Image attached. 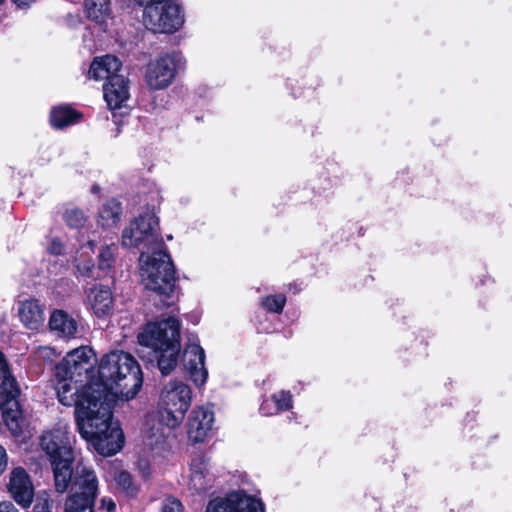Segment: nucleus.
Listing matches in <instances>:
<instances>
[{"instance_id":"nucleus-12","label":"nucleus","mask_w":512,"mask_h":512,"mask_svg":"<svg viewBox=\"0 0 512 512\" xmlns=\"http://www.w3.org/2000/svg\"><path fill=\"white\" fill-rule=\"evenodd\" d=\"M184 366L196 386L205 384L208 371L205 367V352L196 337L189 340L183 355Z\"/></svg>"},{"instance_id":"nucleus-27","label":"nucleus","mask_w":512,"mask_h":512,"mask_svg":"<svg viewBox=\"0 0 512 512\" xmlns=\"http://www.w3.org/2000/svg\"><path fill=\"white\" fill-rule=\"evenodd\" d=\"M159 353L158 367L163 375L170 374L178 363L180 344L154 350Z\"/></svg>"},{"instance_id":"nucleus-31","label":"nucleus","mask_w":512,"mask_h":512,"mask_svg":"<svg viewBox=\"0 0 512 512\" xmlns=\"http://www.w3.org/2000/svg\"><path fill=\"white\" fill-rule=\"evenodd\" d=\"M63 220L70 228L79 229L84 226L87 217L78 208H68L63 214Z\"/></svg>"},{"instance_id":"nucleus-3","label":"nucleus","mask_w":512,"mask_h":512,"mask_svg":"<svg viewBox=\"0 0 512 512\" xmlns=\"http://www.w3.org/2000/svg\"><path fill=\"white\" fill-rule=\"evenodd\" d=\"M192 402V391L189 385L181 380H170L160 391L158 410L149 414L146 426L174 429L181 425Z\"/></svg>"},{"instance_id":"nucleus-11","label":"nucleus","mask_w":512,"mask_h":512,"mask_svg":"<svg viewBox=\"0 0 512 512\" xmlns=\"http://www.w3.org/2000/svg\"><path fill=\"white\" fill-rule=\"evenodd\" d=\"M206 512H264L263 503L251 496L234 493L226 498H214L206 506Z\"/></svg>"},{"instance_id":"nucleus-32","label":"nucleus","mask_w":512,"mask_h":512,"mask_svg":"<svg viewBox=\"0 0 512 512\" xmlns=\"http://www.w3.org/2000/svg\"><path fill=\"white\" fill-rule=\"evenodd\" d=\"M286 304L284 294L269 295L262 299L261 305L269 312L281 313Z\"/></svg>"},{"instance_id":"nucleus-29","label":"nucleus","mask_w":512,"mask_h":512,"mask_svg":"<svg viewBox=\"0 0 512 512\" xmlns=\"http://www.w3.org/2000/svg\"><path fill=\"white\" fill-rule=\"evenodd\" d=\"M118 247L112 243L101 248L98 255V267L100 270L108 271L112 268Z\"/></svg>"},{"instance_id":"nucleus-1","label":"nucleus","mask_w":512,"mask_h":512,"mask_svg":"<svg viewBox=\"0 0 512 512\" xmlns=\"http://www.w3.org/2000/svg\"><path fill=\"white\" fill-rule=\"evenodd\" d=\"M142 383L140 366L131 354L113 351L101 358L98 378L88 382L77 402L78 431L99 454L110 456L121 450L124 435L113 421V403L134 398Z\"/></svg>"},{"instance_id":"nucleus-34","label":"nucleus","mask_w":512,"mask_h":512,"mask_svg":"<svg viewBox=\"0 0 512 512\" xmlns=\"http://www.w3.org/2000/svg\"><path fill=\"white\" fill-rule=\"evenodd\" d=\"M272 398L276 403V406L274 405V407L277 409V413L287 411L292 408V395L289 391H279L274 393Z\"/></svg>"},{"instance_id":"nucleus-33","label":"nucleus","mask_w":512,"mask_h":512,"mask_svg":"<svg viewBox=\"0 0 512 512\" xmlns=\"http://www.w3.org/2000/svg\"><path fill=\"white\" fill-rule=\"evenodd\" d=\"M57 357L56 350L51 346H39L32 352L34 361L51 363Z\"/></svg>"},{"instance_id":"nucleus-14","label":"nucleus","mask_w":512,"mask_h":512,"mask_svg":"<svg viewBox=\"0 0 512 512\" xmlns=\"http://www.w3.org/2000/svg\"><path fill=\"white\" fill-rule=\"evenodd\" d=\"M214 420V412L210 407H195L188 418L187 434L189 440L194 443L204 442L212 431Z\"/></svg>"},{"instance_id":"nucleus-19","label":"nucleus","mask_w":512,"mask_h":512,"mask_svg":"<svg viewBox=\"0 0 512 512\" xmlns=\"http://www.w3.org/2000/svg\"><path fill=\"white\" fill-rule=\"evenodd\" d=\"M120 68L121 62L114 55L96 57L90 65L88 77L96 81L106 79L110 82L112 77L121 76L118 74Z\"/></svg>"},{"instance_id":"nucleus-21","label":"nucleus","mask_w":512,"mask_h":512,"mask_svg":"<svg viewBox=\"0 0 512 512\" xmlns=\"http://www.w3.org/2000/svg\"><path fill=\"white\" fill-rule=\"evenodd\" d=\"M0 408L13 405V402H18L17 398L20 394V389L17 385L15 378L10 374L7 363L0 361Z\"/></svg>"},{"instance_id":"nucleus-39","label":"nucleus","mask_w":512,"mask_h":512,"mask_svg":"<svg viewBox=\"0 0 512 512\" xmlns=\"http://www.w3.org/2000/svg\"><path fill=\"white\" fill-rule=\"evenodd\" d=\"M101 508L107 512H114L116 509V504L113 499L109 497H103L101 499Z\"/></svg>"},{"instance_id":"nucleus-7","label":"nucleus","mask_w":512,"mask_h":512,"mask_svg":"<svg viewBox=\"0 0 512 512\" xmlns=\"http://www.w3.org/2000/svg\"><path fill=\"white\" fill-rule=\"evenodd\" d=\"M169 452L167 434L163 427L151 425L143 436V447L137 460V469L144 479H149L155 464L160 463Z\"/></svg>"},{"instance_id":"nucleus-17","label":"nucleus","mask_w":512,"mask_h":512,"mask_svg":"<svg viewBox=\"0 0 512 512\" xmlns=\"http://www.w3.org/2000/svg\"><path fill=\"white\" fill-rule=\"evenodd\" d=\"M2 409V418L10 434L19 441L29 437L28 422L18 402Z\"/></svg>"},{"instance_id":"nucleus-15","label":"nucleus","mask_w":512,"mask_h":512,"mask_svg":"<svg viewBox=\"0 0 512 512\" xmlns=\"http://www.w3.org/2000/svg\"><path fill=\"white\" fill-rule=\"evenodd\" d=\"M85 305L98 318L108 317L114 309V298L109 287L94 284L85 289Z\"/></svg>"},{"instance_id":"nucleus-6","label":"nucleus","mask_w":512,"mask_h":512,"mask_svg":"<svg viewBox=\"0 0 512 512\" xmlns=\"http://www.w3.org/2000/svg\"><path fill=\"white\" fill-rule=\"evenodd\" d=\"M143 23L154 33H173L184 24V13L178 0H156L145 5Z\"/></svg>"},{"instance_id":"nucleus-28","label":"nucleus","mask_w":512,"mask_h":512,"mask_svg":"<svg viewBox=\"0 0 512 512\" xmlns=\"http://www.w3.org/2000/svg\"><path fill=\"white\" fill-rule=\"evenodd\" d=\"M85 11L91 20L103 23L110 15L109 0H84Z\"/></svg>"},{"instance_id":"nucleus-41","label":"nucleus","mask_w":512,"mask_h":512,"mask_svg":"<svg viewBox=\"0 0 512 512\" xmlns=\"http://www.w3.org/2000/svg\"><path fill=\"white\" fill-rule=\"evenodd\" d=\"M0 512H18L17 508L10 501L0 503Z\"/></svg>"},{"instance_id":"nucleus-43","label":"nucleus","mask_w":512,"mask_h":512,"mask_svg":"<svg viewBox=\"0 0 512 512\" xmlns=\"http://www.w3.org/2000/svg\"><path fill=\"white\" fill-rule=\"evenodd\" d=\"M0 361H3L4 363H7L3 353L0 351Z\"/></svg>"},{"instance_id":"nucleus-35","label":"nucleus","mask_w":512,"mask_h":512,"mask_svg":"<svg viewBox=\"0 0 512 512\" xmlns=\"http://www.w3.org/2000/svg\"><path fill=\"white\" fill-rule=\"evenodd\" d=\"M34 512H51V502L46 492L38 494L33 508Z\"/></svg>"},{"instance_id":"nucleus-18","label":"nucleus","mask_w":512,"mask_h":512,"mask_svg":"<svg viewBox=\"0 0 512 512\" xmlns=\"http://www.w3.org/2000/svg\"><path fill=\"white\" fill-rule=\"evenodd\" d=\"M18 315L21 323L29 330H39L45 321L44 306L37 299L20 302Z\"/></svg>"},{"instance_id":"nucleus-30","label":"nucleus","mask_w":512,"mask_h":512,"mask_svg":"<svg viewBox=\"0 0 512 512\" xmlns=\"http://www.w3.org/2000/svg\"><path fill=\"white\" fill-rule=\"evenodd\" d=\"M115 482L117 487L129 497L136 496L139 491V488L134 483L131 474L126 471L118 473L115 477Z\"/></svg>"},{"instance_id":"nucleus-44","label":"nucleus","mask_w":512,"mask_h":512,"mask_svg":"<svg viewBox=\"0 0 512 512\" xmlns=\"http://www.w3.org/2000/svg\"><path fill=\"white\" fill-rule=\"evenodd\" d=\"M4 0H0V5L3 3Z\"/></svg>"},{"instance_id":"nucleus-42","label":"nucleus","mask_w":512,"mask_h":512,"mask_svg":"<svg viewBox=\"0 0 512 512\" xmlns=\"http://www.w3.org/2000/svg\"><path fill=\"white\" fill-rule=\"evenodd\" d=\"M35 0H14L15 4L18 6V7H24V6H28L29 4H31L32 2H34Z\"/></svg>"},{"instance_id":"nucleus-22","label":"nucleus","mask_w":512,"mask_h":512,"mask_svg":"<svg viewBox=\"0 0 512 512\" xmlns=\"http://www.w3.org/2000/svg\"><path fill=\"white\" fill-rule=\"evenodd\" d=\"M57 383L55 390L60 403L64 406H75V419L77 420V402L80 398V394L87 388L88 383L85 384L81 389H78L74 380L64 377H56Z\"/></svg>"},{"instance_id":"nucleus-13","label":"nucleus","mask_w":512,"mask_h":512,"mask_svg":"<svg viewBox=\"0 0 512 512\" xmlns=\"http://www.w3.org/2000/svg\"><path fill=\"white\" fill-rule=\"evenodd\" d=\"M7 490L18 505L23 508L31 506L35 489L30 475L24 468L16 467L11 470Z\"/></svg>"},{"instance_id":"nucleus-36","label":"nucleus","mask_w":512,"mask_h":512,"mask_svg":"<svg viewBox=\"0 0 512 512\" xmlns=\"http://www.w3.org/2000/svg\"><path fill=\"white\" fill-rule=\"evenodd\" d=\"M47 251L51 255H62L65 252V245L62 239L58 237H52L47 245Z\"/></svg>"},{"instance_id":"nucleus-23","label":"nucleus","mask_w":512,"mask_h":512,"mask_svg":"<svg viewBox=\"0 0 512 512\" xmlns=\"http://www.w3.org/2000/svg\"><path fill=\"white\" fill-rule=\"evenodd\" d=\"M49 328L58 337H75L78 324L77 321L63 310H54L49 318Z\"/></svg>"},{"instance_id":"nucleus-40","label":"nucleus","mask_w":512,"mask_h":512,"mask_svg":"<svg viewBox=\"0 0 512 512\" xmlns=\"http://www.w3.org/2000/svg\"><path fill=\"white\" fill-rule=\"evenodd\" d=\"M8 463V455L5 448L0 445V476L5 471Z\"/></svg>"},{"instance_id":"nucleus-16","label":"nucleus","mask_w":512,"mask_h":512,"mask_svg":"<svg viewBox=\"0 0 512 512\" xmlns=\"http://www.w3.org/2000/svg\"><path fill=\"white\" fill-rule=\"evenodd\" d=\"M214 481L215 476L211 471L209 459L205 455L195 456L190 464L189 489L202 493L210 489Z\"/></svg>"},{"instance_id":"nucleus-8","label":"nucleus","mask_w":512,"mask_h":512,"mask_svg":"<svg viewBox=\"0 0 512 512\" xmlns=\"http://www.w3.org/2000/svg\"><path fill=\"white\" fill-rule=\"evenodd\" d=\"M140 345L157 350L180 344V322L175 316L149 322L138 334Z\"/></svg>"},{"instance_id":"nucleus-10","label":"nucleus","mask_w":512,"mask_h":512,"mask_svg":"<svg viewBox=\"0 0 512 512\" xmlns=\"http://www.w3.org/2000/svg\"><path fill=\"white\" fill-rule=\"evenodd\" d=\"M96 362L95 352L88 346L76 348L63 358L55 367V377L70 378L81 382L82 378L90 379L89 373Z\"/></svg>"},{"instance_id":"nucleus-25","label":"nucleus","mask_w":512,"mask_h":512,"mask_svg":"<svg viewBox=\"0 0 512 512\" xmlns=\"http://www.w3.org/2000/svg\"><path fill=\"white\" fill-rule=\"evenodd\" d=\"M95 243L92 240H88L87 242L80 245L79 249L76 251L74 256V263L77 269V272L84 277L92 276V272L94 269V262L92 259V255L94 254Z\"/></svg>"},{"instance_id":"nucleus-9","label":"nucleus","mask_w":512,"mask_h":512,"mask_svg":"<svg viewBox=\"0 0 512 512\" xmlns=\"http://www.w3.org/2000/svg\"><path fill=\"white\" fill-rule=\"evenodd\" d=\"M183 65L180 53H166L151 60L145 69V82L152 90H162L170 86L178 70Z\"/></svg>"},{"instance_id":"nucleus-38","label":"nucleus","mask_w":512,"mask_h":512,"mask_svg":"<svg viewBox=\"0 0 512 512\" xmlns=\"http://www.w3.org/2000/svg\"><path fill=\"white\" fill-rule=\"evenodd\" d=\"M276 403L274 402L272 395L269 398L263 400L260 405V413L264 416H271L277 414V409L274 407Z\"/></svg>"},{"instance_id":"nucleus-24","label":"nucleus","mask_w":512,"mask_h":512,"mask_svg":"<svg viewBox=\"0 0 512 512\" xmlns=\"http://www.w3.org/2000/svg\"><path fill=\"white\" fill-rule=\"evenodd\" d=\"M122 205L116 199H109L99 209L98 224L104 229L115 228L121 220Z\"/></svg>"},{"instance_id":"nucleus-37","label":"nucleus","mask_w":512,"mask_h":512,"mask_svg":"<svg viewBox=\"0 0 512 512\" xmlns=\"http://www.w3.org/2000/svg\"><path fill=\"white\" fill-rule=\"evenodd\" d=\"M162 512H183L182 503L174 497H167L163 501Z\"/></svg>"},{"instance_id":"nucleus-4","label":"nucleus","mask_w":512,"mask_h":512,"mask_svg":"<svg viewBox=\"0 0 512 512\" xmlns=\"http://www.w3.org/2000/svg\"><path fill=\"white\" fill-rule=\"evenodd\" d=\"M41 450L46 454L54 475L55 490L64 493L69 488L74 453L69 434L64 428L46 431L40 437Z\"/></svg>"},{"instance_id":"nucleus-2","label":"nucleus","mask_w":512,"mask_h":512,"mask_svg":"<svg viewBox=\"0 0 512 512\" xmlns=\"http://www.w3.org/2000/svg\"><path fill=\"white\" fill-rule=\"evenodd\" d=\"M151 205L124 228L123 247L140 251V276L145 288L169 297L175 287V270L159 230L156 208L162 202L158 189L150 192Z\"/></svg>"},{"instance_id":"nucleus-20","label":"nucleus","mask_w":512,"mask_h":512,"mask_svg":"<svg viewBox=\"0 0 512 512\" xmlns=\"http://www.w3.org/2000/svg\"><path fill=\"white\" fill-rule=\"evenodd\" d=\"M104 99L110 109L121 108L129 99L128 80L122 76H114L103 88Z\"/></svg>"},{"instance_id":"nucleus-26","label":"nucleus","mask_w":512,"mask_h":512,"mask_svg":"<svg viewBox=\"0 0 512 512\" xmlns=\"http://www.w3.org/2000/svg\"><path fill=\"white\" fill-rule=\"evenodd\" d=\"M82 114L68 105L54 107L50 113V123L56 129H62L80 121Z\"/></svg>"},{"instance_id":"nucleus-5","label":"nucleus","mask_w":512,"mask_h":512,"mask_svg":"<svg viewBox=\"0 0 512 512\" xmlns=\"http://www.w3.org/2000/svg\"><path fill=\"white\" fill-rule=\"evenodd\" d=\"M70 493L64 503V512H94L99 481L95 471L82 463L72 468Z\"/></svg>"}]
</instances>
